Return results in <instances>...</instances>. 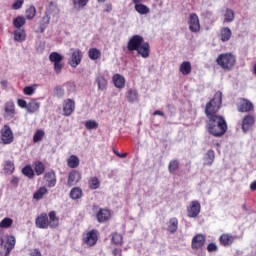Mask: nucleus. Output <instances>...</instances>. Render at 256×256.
Segmentation results:
<instances>
[{
	"mask_svg": "<svg viewBox=\"0 0 256 256\" xmlns=\"http://www.w3.org/2000/svg\"><path fill=\"white\" fill-rule=\"evenodd\" d=\"M221 103H223V93L218 91L214 94L205 108V114L207 117L206 129L213 137H223L227 133V121L223 116L216 115L217 111L221 109Z\"/></svg>",
	"mask_w": 256,
	"mask_h": 256,
	"instance_id": "1",
	"label": "nucleus"
},
{
	"mask_svg": "<svg viewBox=\"0 0 256 256\" xmlns=\"http://www.w3.org/2000/svg\"><path fill=\"white\" fill-rule=\"evenodd\" d=\"M127 49L131 53L137 51L138 55L143 59H147L151 54L149 42H145V39L141 35H133L127 43Z\"/></svg>",
	"mask_w": 256,
	"mask_h": 256,
	"instance_id": "2",
	"label": "nucleus"
},
{
	"mask_svg": "<svg viewBox=\"0 0 256 256\" xmlns=\"http://www.w3.org/2000/svg\"><path fill=\"white\" fill-rule=\"evenodd\" d=\"M51 20L52 23H57V21H59V8L57 7V4L53 2L46 7L45 15L39 23L40 33H45V29L49 27Z\"/></svg>",
	"mask_w": 256,
	"mask_h": 256,
	"instance_id": "3",
	"label": "nucleus"
},
{
	"mask_svg": "<svg viewBox=\"0 0 256 256\" xmlns=\"http://www.w3.org/2000/svg\"><path fill=\"white\" fill-rule=\"evenodd\" d=\"M35 225L38 229H57L59 227V218L55 211L49 212L48 216L46 213L40 214L36 220Z\"/></svg>",
	"mask_w": 256,
	"mask_h": 256,
	"instance_id": "4",
	"label": "nucleus"
},
{
	"mask_svg": "<svg viewBox=\"0 0 256 256\" xmlns=\"http://www.w3.org/2000/svg\"><path fill=\"white\" fill-rule=\"evenodd\" d=\"M235 56L232 54H221L216 59V63L222 67V69H226L227 71H231L235 65Z\"/></svg>",
	"mask_w": 256,
	"mask_h": 256,
	"instance_id": "5",
	"label": "nucleus"
},
{
	"mask_svg": "<svg viewBox=\"0 0 256 256\" xmlns=\"http://www.w3.org/2000/svg\"><path fill=\"white\" fill-rule=\"evenodd\" d=\"M49 60L54 64V71L56 75H60L61 71H63V55L58 52H51L49 55Z\"/></svg>",
	"mask_w": 256,
	"mask_h": 256,
	"instance_id": "6",
	"label": "nucleus"
},
{
	"mask_svg": "<svg viewBox=\"0 0 256 256\" xmlns=\"http://www.w3.org/2000/svg\"><path fill=\"white\" fill-rule=\"evenodd\" d=\"M237 109L239 113H249V111H253L254 106L251 101L245 98H240L237 102Z\"/></svg>",
	"mask_w": 256,
	"mask_h": 256,
	"instance_id": "7",
	"label": "nucleus"
},
{
	"mask_svg": "<svg viewBox=\"0 0 256 256\" xmlns=\"http://www.w3.org/2000/svg\"><path fill=\"white\" fill-rule=\"evenodd\" d=\"M236 239H239L237 235L231 233H224L219 237V242L222 247H231L235 243Z\"/></svg>",
	"mask_w": 256,
	"mask_h": 256,
	"instance_id": "8",
	"label": "nucleus"
},
{
	"mask_svg": "<svg viewBox=\"0 0 256 256\" xmlns=\"http://www.w3.org/2000/svg\"><path fill=\"white\" fill-rule=\"evenodd\" d=\"M1 140L4 145H11L13 141V131H11V127L9 125H5L1 131Z\"/></svg>",
	"mask_w": 256,
	"mask_h": 256,
	"instance_id": "9",
	"label": "nucleus"
},
{
	"mask_svg": "<svg viewBox=\"0 0 256 256\" xmlns=\"http://www.w3.org/2000/svg\"><path fill=\"white\" fill-rule=\"evenodd\" d=\"M188 217L194 219L201 213V204L199 201L194 200L190 203L189 207L187 208Z\"/></svg>",
	"mask_w": 256,
	"mask_h": 256,
	"instance_id": "10",
	"label": "nucleus"
},
{
	"mask_svg": "<svg viewBox=\"0 0 256 256\" xmlns=\"http://www.w3.org/2000/svg\"><path fill=\"white\" fill-rule=\"evenodd\" d=\"M189 30L192 33H199L201 25L199 24V16L197 14H191L188 21Z\"/></svg>",
	"mask_w": 256,
	"mask_h": 256,
	"instance_id": "11",
	"label": "nucleus"
},
{
	"mask_svg": "<svg viewBox=\"0 0 256 256\" xmlns=\"http://www.w3.org/2000/svg\"><path fill=\"white\" fill-rule=\"evenodd\" d=\"M75 111V101L73 99H66L63 102V115L64 117H69L73 115V112Z\"/></svg>",
	"mask_w": 256,
	"mask_h": 256,
	"instance_id": "12",
	"label": "nucleus"
},
{
	"mask_svg": "<svg viewBox=\"0 0 256 256\" xmlns=\"http://www.w3.org/2000/svg\"><path fill=\"white\" fill-rule=\"evenodd\" d=\"M81 181V172L77 170H72L68 174V180H67V185L68 187H73L77 185Z\"/></svg>",
	"mask_w": 256,
	"mask_h": 256,
	"instance_id": "13",
	"label": "nucleus"
},
{
	"mask_svg": "<svg viewBox=\"0 0 256 256\" xmlns=\"http://www.w3.org/2000/svg\"><path fill=\"white\" fill-rule=\"evenodd\" d=\"M81 59H83V56H81V50L76 49L72 52L69 65L75 69L81 64Z\"/></svg>",
	"mask_w": 256,
	"mask_h": 256,
	"instance_id": "14",
	"label": "nucleus"
},
{
	"mask_svg": "<svg viewBox=\"0 0 256 256\" xmlns=\"http://www.w3.org/2000/svg\"><path fill=\"white\" fill-rule=\"evenodd\" d=\"M97 239V231L91 230L85 235L83 241L88 247H93V245L97 244Z\"/></svg>",
	"mask_w": 256,
	"mask_h": 256,
	"instance_id": "15",
	"label": "nucleus"
},
{
	"mask_svg": "<svg viewBox=\"0 0 256 256\" xmlns=\"http://www.w3.org/2000/svg\"><path fill=\"white\" fill-rule=\"evenodd\" d=\"M44 179L50 189L57 185V176L55 175V171L53 170L46 172L44 175Z\"/></svg>",
	"mask_w": 256,
	"mask_h": 256,
	"instance_id": "16",
	"label": "nucleus"
},
{
	"mask_svg": "<svg viewBox=\"0 0 256 256\" xmlns=\"http://www.w3.org/2000/svg\"><path fill=\"white\" fill-rule=\"evenodd\" d=\"M255 124V118L251 115H246L242 120V131L247 133L251 127Z\"/></svg>",
	"mask_w": 256,
	"mask_h": 256,
	"instance_id": "17",
	"label": "nucleus"
},
{
	"mask_svg": "<svg viewBox=\"0 0 256 256\" xmlns=\"http://www.w3.org/2000/svg\"><path fill=\"white\" fill-rule=\"evenodd\" d=\"M98 223H105V221H109L111 218V212L108 209H100L97 214Z\"/></svg>",
	"mask_w": 256,
	"mask_h": 256,
	"instance_id": "18",
	"label": "nucleus"
},
{
	"mask_svg": "<svg viewBox=\"0 0 256 256\" xmlns=\"http://www.w3.org/2000/svg\"><path fill=\"white\" fill-rule=\"evenodd\" d=\"M205 245V235L203 234H197L192 239V249H201Z\"/></svg>",
	"mask_w": 256,
	"mask_h": 256,
	"instance_id": "19",
	"label": "nucleus"
},
{
	"mask_svg": "<svg viewBox=\"0 0 256 256\" xmlns=\"http://www.w3.org/2000/svg\"><path fill=\"white\" fill-rule=\"evenodd\" d=\"M5 119H13L15 117V104L13 102H7L5 104Z\"/></svg>",
	"mask_w": 256,
	"mask_h": 256,
	"instance_id": "20",
	"label": "nucleus"
},
{
	"mask_svg": "<svg viewBox=\"0 0 256 256\" xmlns=\"http://www.w3.org/2000/svg\"><path fill=\"white\" fill-rule=\"evenodd\" d=\"M15 243H16V239L15 236H8L7 237V241L6 244L4 245L6 252L4 256H9L11 251H13V249H15Z\"/></svg>",
	"mask_w": 256,
	"mask_h": 256,
	"instance_id": "21",
	"label": "nucleus"
},
{
	"mask_svg": "<svg viewBox=\"0 0 256 256\" xmlns=\"http://www.w3.org/2000/svg\"><path fill=\"white\" fill-rule=\"evenodd\" d=\"M112 81L117 89H123L125 87V77L120 74H115Z\"/></svg>",
	"mask_w": 256,
	"mask_h": 256,
	"instance_id": "22",
	"label": "nucleus"
},
{
	"mask_svg": "<svg viewBox=\"0 0 256 256\" xmlns=\"http://www.w3.org/2000/svg\"><path fill=\"white\" fill-rule=\"evenodd\" d=\"M127 100L129 103H135V101H139V93L136 89L130 88L127 92Z\"/></svg>",
	"mask_w": 256,
	"mask_h": 256,
	"instance_id": "23",
	"label": "nucleus"
},
{
	"mask_svg": "<svg viewBox=\"0 0 256 256\" xmlns=\"http://www.w3.org/2000/svg\"><path fill=\"white\" fill-rule=\"evenodd\" d=\"M235 21V11L227 8L224 12V23H233Z\"/></svg>",
	"mask_w": 256,
	"mask_h": 256,
	"instance_id": "24",
	"label": "nucleus"
},
{
	"mask_svg": "<svg viewBox=\"0 0 256 256\" xmlns=\"http://www.w3.org/2000/svg\"><path fill=\"white\" fill-rule=\"evenodd\" d=\"M83 197V190L79 187H74L70 191V199L77 201V199H81Z\"/></svg>",
	"mask_w": 256,
	"mask_h": 256,
	"instance_id": "25",
	"label": "nucleus"
},
{
	"mask_svg": "<svg viewBox=\"0 0 256 256\" xmlns=\"http://www.w3.org/2000/svg\"><path fill=\"white\" fill-rule=\"evenodd\" d=\"M134 9L139 13V15H149L151 12V9H149V7L145 4H137L134 6Z\"/></svg>",
	"mask_w": 256,
	"mask_h": 256,
	"instance_id": "26",
	"label": "nucleus"
},
{
	"mask_svg": "<svg viewBox=\"0 0 256 256\" xmlns=\"http://www.w3.org/2000/svg\"><path fill=\"white\" fill-rule=\"evenodd\" d=\"M95 83H97L99 91H105L107 89V79L104 76H97Z\"/></svg>",
	"mask_w": 256,
	"mask_h": 256,
	"instance_id": "27",
	"label": "nucleus"
},
{
	"mask_svg": "<svg viewBox=\"0 0 256 256\" xmlns=\"http://www.w3.org/2000/svg\"><path fill=\"white\" fill-rule=\"evenodd\" d=\"M88 56L91 61H97V59H101V51L97 48H90Z\"/></svg>",
	"mask_w": 256,
	"mask_h": 256,
	"instance_id": "28",
	"label": "nucleus"
},
{
	"mask_svg": "<svg viewBox=\"0 0 256 256\" xmlns=\"http://www.w3.org/2000/svg\"><path fill=\"white\" fill-rule=\"evenodd\" d=\"M231 35H232V32L229 27H224L220 31L221 41L223 42L229 41V39H231Z\"/></svg>",
	"mask_w": 256,
	"mask_h": 256,
	"instance_id": "29",
	"label": "nucleus"
},
{
	"mask_svg": "<svg viewBox=\"0 0 256 256\" xmlns=\"http://www.w3.org/2000/svg\"><path fill=\"white\" fill-rule=\"evenodd\" d=\"M67 165L70 167V169H77V167H79V157L71 155L67 159Z\"/></svg>",
	"mask_w": 256,
	"mask_h": 256,
	"instance_id": "30",
	"label": "nucleus"
},
{
	"mask_svg": "<svg viewBox=\"0 0 256 256\" xmlns=\"http://www.w3.org/2000/svg\"><path fill=\"white\" fill-rule=\"evenodd\" d=\"M179 71L180 73H182V75H189V73H191V62L189 61L182 62V64L180 65Z\"/></svg>",
	"mask_w": 256,
	"mask_h": 256,
	"instance_id": "31",
	"label": "nucleus"
},
{
	"mask_svg": "<svg viewBox=\"0 0 256 256\" xmlns=\"http://www.w3.org/2000/svg\"><path fill=\"white\" fill-rule=\"evenodd\" d=\"M213 161H215V151L208 150L205 156L204 165L211 166L213 165Z\"/></svg>",
	"mask_w": 256,
	"mask_h": 256,
	"instance_id": "32",
	"label": "nucleus"
},
{
	"mask_svg": "<svg viewBox=\"0 0 256 256\" xmlns=\"http://www.w3.org/2000/svg\"><path fill=\"white\" fill-rule=\"evenodd\" d=\"M14 40L18 43L25 41V30L18 28L14 31Z\"/></svg>",
	"mask_w": 256,
	"mask_h": 256,
	"instance_id": "33",
	"label": "nucleus"
},
{
	"mask_svg": "<svg viewBox=\"0 0 256 256\" xmlns=\"http://www.w3.org/2000/svg\"><path fill=\"white\" fill-rule=\"evenodd\" d=\"M177 227H179V220H177V218H171L168 225L169 233H175L177 231Z\"/></svg>",
	"mask_w": 256,
	"mask_h": 256,
	"instance_id": "34",
	"label": "nucleus"
},
{
	"mask_svg": "<svg viewBox=\"0 0 256 256\" xmlns=\"http://www.w3.org/2000/svg\"><path fill=\"white\" fill-rule=\"evenodd\" d=\"M48 191L47 188L41 187L39 188L33 195V198L36 199V201L41 200L45 195H47Z\"/></svg>",
	"mask_w": 256,
	"mask_h": 256,
	"instance_id": "35",
	"label": "nucleus"
},
{
	"mask_svg": "<svg viewBox=\"0 0 256 256\" xmlns=\"http://www.w3.org/2000/svg\"><path fill=\"white\" fill-rule=\"evenodd\" d=\"M39 107H41V103L37 102V101H32L30 103H28L27 106V111L28 113H35V111H39Z\"/></svg>",
	"mask_w": 256,
	"mask_h": 256,
	"instance_id": "36",
	"label": "nucleus"
},
{
	"mask_svg": "<svg viewBox=\"0 0 256 256\" xmlns=\"http://www.w3.org/2000/svg\"><path fill=\"white\" fill-rule=\"evenodd\" d=\"M22 173L23 175H25V177H28V179H33V177H35V172L33 171V168H31V166L27 165L22 169Z\"/></svg>",
	"mask_w": 256,
	"mask_h": 256,
	"instance_id": "37",
	"label": "nucleus"
},
{
	"mask_svg": "<svg viewBox=\"0 0 256 256\" xmlns=\"http://www.w3.org/2000/svg\"><path fill=\"white\" fill-rule=\"evenodd\" d=\"M35 173L36 175H43L45 173V164L43 162L38 161L35 163Z\"/></svg>",
	"mask_w": 256,
	"mask_h": 256,
	"instance_id": "38",
	"label": "nucleus"
},
{
	"mask_svg": "<svg viewBox=\"0 0 256 256\" xmlns=\"http://www.w3.org/2000/svg\"><path fill=\"white\" fill-rule=\"evenodd\" d=\"M13 25L16 29H21L23 25H25V18L22 16H18L13 20Z\"/></svg>",
	"mask_w": 256,
	"mask_h": 256,
	"instance_id": "39",
	"label": "nucleus"
},
{
	"mask_svg": "<svg viewBox=\"0 0 256 256\" xmlns=\"http://www.w3.org/2000/svg\"><path fill=\"white\" fill-rule=\"evenodd\" d=\"M85 128L88 130V131H91L93 129H97V127H99V123H97V121L95 120H87L85 123Z\"/></svg>",
	"mask_w": 256,
	"mask_h": 256,
	"instance_id": "40",
	"label": "nucleus"
},
{
	"mask_svg": "<svg viewBox=\"0 0 256 256\" xmlns=\"http://www.w3.org/2000/svg\"><path fill=\"white\" fill-rule=\"evenodd\" d=\"M43 137H45V131H43V130H37V131L34 133L33 142H34V143H39V141H43Z\"/></svg>",
	"mask_w": 256,
	"mask_h": 256,
	"instance_id": "41",
	"label": "nucleus"
},
{
	"mask_svg": "<svg viewBox=\"0 0 256 256\" xmlns=\"http://www.w3.org/2000/svg\"><path fill=\"white\" fill-rule=\"evenodd\" d=\"M13 225V219L6 217L0 222L1 229H9Z\"/></svg>",
	"mask_w": 256,
	"mask_h": 256,
	"instance_id": "42",
	"label": "nucleus"
},
{
	"mask_svg": "<svg viewBox=\"0 0 256 256\" xmlns=\"http://www.w3.org/2000/svg\"><path fill=\"white\" fill-rule=\"evenodd\" d=\"M179 169V161L171 160L168 165L169 173H175Z\"/></svg>",
	"mask_w": 256,
	"mask_h": 256,
	"instance_id": "43",
	"label": "nucleus"
},
{
	"mask_svg": "<svg viewBox=\"0 0 256 256\" xmlns=\"http://www.w3.org/2000/svg\"><path fill=\"white\" fill-rule=\"evenodd\" d=\"M101 185V181H99V178L92 177L89 181V187L90 189H99Z\"/></svg>",
	"mask_w": 256,
	"mask_h": 256,
	"instance_id": "44",
	"label": "nucleus"
},
{
	"mask_svg": "<svg viewBox=\"0 0 256 256\" xmlns=\"http://www.w3.org/2000/svg\"><path fill=\"white\" fill-rule=\"evenodd\" d=\"M87 3H89V0H73V5L76 9H81L87 6Z\"/></svg>",
	"mask_w": 256,
	"mask_h": 256,
	"instance_id": "45",
	"label": "nucleus"
},
{
	"mask_svg": "<svg viewBox=\"0 0 256 256\" xmlns=\"http://www.w3.org/2000/svg\"><path fill=\"white\" fill-rule=\"evenodd\" d=\"M6 173H13L15 171V164H13L12 161L8 160L5 162V167H4Z\"/></svg>",
	"mask_w": 256,
	"mask_h": 256,
	"instance_id": "46",
	"label": "nucleus"
},
{
	"mask_svg": "<svg viewBox=\"0 0 256 256\" xmlns=\"http://www.w3.org/2000/svg\"><path fill=\"white\" fill-rule=\"evenodd\" d=\"M37 13V10H35V6L31 5L27 10H26V18L28 19H33L35 17V14Z\"/></svg>",
	"mask_w": 256,
	"mask_h": 256,
	"instance_id": "47",
	"label": "nucleus"
},
{
	"mask_svg": "<svg viewBox=\"0 0 256 256\" xmlns=\"http://www.w3.org/2000/svg\"><path fill=\"white\" fill-rule=\"evenodd\" d=\"M37 89V86H26L23 89L24 95H33L35 93V90Z\"/></svg>",
	"mask_w": 256,
	"mask_h": 256,
	"instance_id": "48",
	"label": "nucleus"
},
{
	"mask_svg": "<svg viewBox=\"0 0 256 256\" xmlns=\"http://www.w3.org/2000/svg\"><path fill=\"white\" fill-rule=\"evenodd\" d=\"M123 241V236H121V234L119 233H114L112 236V242L115 245H119V243H121Z\"/></svg>",
	"mask_w": 256,
	"mask_h": 256,
	"instance_id": "49",
	"label": "nucleus"
},
{
	"mask_svg": "<svg viewBox=\"0 0 256 256\" xmlns=\"http://www.w3.org/2000/svg\"><path fill=\"white\" fill-rule=\"evenodd\" d=\"M65 87L69 94L75 93V83L74 82H68L65 84Z\"/></svg>",
	"mask_w": 256,
	"mask_h": 256,
	"instance_id": "50",
	"label": "nucleus"
},
{
	"mask_svg": "<svg viewBox=\"0 0 256 256\" xmlns=\"http://www.w3.org/2000/svg\"><path fill=\"white\" fill-rule=\"evenodd\" d=\"M218 247H217V244L216 243H209L208 246H207V251L208 253H213L215 251H218Z\"/></svg>",
	"mask_w": 256,
	"mask_h": 256,
	"instance_id": "51",
	"label": "nucleus"
},
{
	"mask_svg": "<svg viewBox=\"0 0 256 256\" xmlns=\"http://www.w3.org/2000/svg\"><path fill=\"white\" fill-rule=\"evenodd\" d=\"M25 2V0H16L13 5L12 8L17 10V9H21V7H23V3Z\"/></svg>",
	"mask_w": 256,
	"mask_h": 256,
	"instance_id": "52",
	"label": "nucleus"
},
{
	"mask_svg": "<svg viewBox=\"0 0 256 256\" xmlns=\"http://www.w3.org/2000/svg\"><path fill=\"white\" fill-rule=\"evenodd\" d=\"M18 105L22 108V109H27V101L23 100V99H18L17 101Z\"/></svg>",
	"mask_w": 256,
	"mask_h": 256,
	"instance_id": "53",
	"label": "nucleus"
},
{
	"mask_svg": "<svg viewBox=\"0 0 256 256\" xmlns=\"http://www.w3.org/2000/svg\"><path fill=\"white\" fill-rule=\"evenodd\" d=\"M56 95H57V97H63V95H65V90H63V88H61V87H57Z\"/></svg>",
	"mask_w": 256,
	"mask_h": 256,
	"instance_id": "54",
	"label": "nucleus"
},
{
	"mask_svg": "<svg viewBox=\"0 0 256 256\" xmlns=\"http://www.w3.org/2000/svg\"><path fill=\"white\" fill-rule=\"evenodd\" d=\"M31 256H42L41 255V251H39V249H34L31 251L30 253Z\"/></svg>",
	"mask_w": 256,
	"mask_h": 256,
	"instance_id": "55",
	"label": "nucleus"
},
{
	"mask_svg": "<svg viewBox=\"0 0 256 256\" xmlns=\"http://www.w3.org/2000/svg\"><path fill=\"white\" fill-rule=\"evenodd\" d=\"M11 183L17 187L19 185V177H13Z\"/></svg>",
	"mask_w": 256,
	"mask_h": 256,
	"instance_id": "56",
	"label": "nucleus"
},
{
	"mask_svg": "<svg viewBox=\"0 0 256 256\" xmlns=\"http://www.w3.org/2000/svg\"><path fill=\"white\" fill-rule=\"evenodd\" d=\"M114 153H115V155H117V157H120L121 159L127 157V154H125V153L121 154V153H119V151H116V150H114Z\"/></svg>",
	"mask_w": 256,
	"mask_h": 256,
	"instance_id": "57",
	"label": "nucleus"
},
{
	"mask_svg": "<svg viewBox=\"0 0 256 256\" xmlns=\"http://www.w3.org/2000/svg\"><path fill=\"white\" fill-rule=\"evenodd\" d=\"M153 115H159L160 117H165V113H163L161 110L154 111Z\"/></svg>",
	"mask_w": 256,
	"mask_h": 256,
	"instance_id": "58",
	"label": "nucleus"
},
{
	"mask_svg": "<svg viewBox=\"0 0 256 256\" xmlns=\"http://www.w3.org/2000/svg\"><path fill=\"white\" fill-rule=\"evenodd\" d=\"M113 255H114V256H121V250H120V249H117V248L114 249V250H113Z\"/></svg>",
	"mask_w": 256,
	"mask_h": 256,
	"instance_id": "59",
	"label": "nucleus"
},
{
	"mask_svg": "<svg viewBox=\"0 0 256 256\" xmlns=\"http://www.w3.org/2000/svg\"><path fill=\"white\" fill-rule=\"evenodd\" d=\"M251 191H256V180L250 184Z\"/></svg>",
	"mask_w": 256,
	"mask_h": 256,
	"instance_id": "60",
	"label": "nucleus"
},
{
	"mask_svg": "<svg viewBox=\"0 0 256 256\" xmlns=\"http://www.w3.org/2000/svg\"><path fill=\"white\" fill-rule=\"evenodd\" d=\"M144 0H132V3H134V5H140L143 3Z\"/></svg>",
	"mask_w": 256,
	"mask_h": 256,
	"instance_id": "61",
	"label": "nucleus"
},
{
	"mask_svg": "<svg viewBox=\"0 0 256 256\" xmlns=\"http://www.w3.org/2000/svg\"><path fill=\"white\" fill-rule=\"evenodd\" d=\"M1 85H2L3 87H7V80H2V81H1Z\"/></svg>",
	"mask_w": 256,
	"mask_h": 256,
	"instance_id": "62",
	"label": "nucleus"
},
{
	"mask_svg": "<svg viewBox=\"0 0 256 256\" xmlns=\"http://www.w3.org/2000/svg\"><path fill=\"white\" fill-rule=\"evenodd\" d=\"M106 0H98V3H105Z\"/></svg>",
	"mask_w": 256,
	"mask_h": 256,
	"instance_id": "63",
	"label": "nucleus"
},
{
	"mask_svg": "<svg viewBox=\"0 0 256 256\" xmlns=\"http://www.w3.org/2000/svg\"><path fill=\"white\" fill-rule=\"evenodd\" d=\"M243 209H247L245 206H243Z\"/></svg>",
	"mask_w": 256,
	"mask_h": 256,
	"instance_id": "64",
	"label": "nucleus"
}]
</instances>
